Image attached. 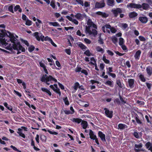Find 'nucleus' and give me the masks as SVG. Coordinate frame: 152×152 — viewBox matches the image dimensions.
Wrapping results in <instances>:
<instances>
[{"instance_id":"nucleus-1","label":"nucleus","mask_w":152,"mask_h":152,"mask_svg":"<svg viewBox=\"0 0 152 152\" xmlns=\"http://www.w3.org/2000/svg\"><path fill=\"white\" fill-rule=\"evenodd\" d=\"M88 26L86 27V32L87 34L96 37L97 34V32L95 29H93L97 28L96 26L92 22L91 19H88L87 21Z\"/></svg>"},{"instance_id":"nucleus-2","label":"nucleus","mask_w":152,"mask_h":152,"mask_svg":"<svg viewBox=\"0 0 152 152\" xmlns=\"http://www.w3.org/2000/svg\"><path fill=\"white\" fill-rule=\"evenodd\" d=\"M7 37L9 38H16L18 36L15 34L11 33L8 31H6L5 29L0 30V38H3Z\"/></svg>"},{"instance_id":"nucleus-3","label":"nucleus","mask_w":152,"mask_h":152,"mask_svg":"<svg viewBox=\"0 0 152 152\" xmlns=\"http://www.w3.org/2000/svg\"><path fill=\"white\" fill-rule=\"evenodd\" d=\"M40 80L42 82H49L50 81L51 83H52V81L57 82V80L55 78L53 77L51 75H50L48 76L47 74L43 75L40 79Z\"/></svg>"},{"instance_id":"nucleus-4","label":"nucleus","mask_w":152,"mask_h":152,"mask_svg":"<svg viewBox=\"0 0 152 152\" xmlns=\"http://www.w3.org/2000/svg\"><path fill=\"white\" fill-rule=\"evenodd\" d=\"M127 7L130 9H140L141 10L142 6L139 4H136L134 3H130L128 4L127 5Z\"/></svg>"},{"instance_id":"nucleus-5","label":"nucleus","mask_w":152,"mask_h":152,"mask_svg":"<svg viewBox=\"0 0 152 152\" xmlns=\"http://www.w3.org/2000/svg\"><path fill=\"white\" fill-rule=\"evenodd\" d=\"M104 110L105 111V114L107 117L110 118H112L113 113L112 111H110L108 109L106 108H104Z\"/></svg>"},{"instance_id":"nucleus-6","label":"nucleus","mask_w":152,"mask_h":152,"mask_svg":"<svg viewBox=\"0 0 152 152\" xmlns=\"http://www.w3.org/2000/svg\"><path fill=\"white\" fill-rule=\"evenodd\" d=\"M86 16V15L84 13H77L75 15H74L75 18L79 20H83Z\"/></svg>"},{"instance_id":"nucleus-7","label":"nucleus","mask_w":152,"mask_h":152,"mask_svg":"<svg viewBox=\"0 0 152 152\" xmlns=\"http://www.w3.org/2000/svg\"><path fill=\"white\" fill-rule=\"evenodd\" d=\"M110 25L108 24H106L102 26V30L104 33H110Z\"/></svg>"},{"instance_id":"nucleus-8","label":"nucleus","mask_w":152,"mask_h":152,"mask_svg":"<svg viewBox=\"0 0 152 152\" xmlns=\"http://www.w3.org/2000/svg\"><path fill=\"white\" fill-rule=\"evenodd\" d=\"M32 35L35 37V38H49L48 37L44 38V36L41 33L38 32H34Z\"/></svg>"},{"instance_id":"nucleus-9","label":"nucleus","mask_w":152,"mask_h":152,"mask_svg":"<svg viewBox=\"0 0 152 152\" xmlns=\"http://www.w3.org/2000/svg\"><path fill=\"white\" fill-rule=\"evenodd\" d=\"M134 117L135 118V119L137 123L138 124H142V121L141 119L140 118L139 116L135 113H134Z\"/></svg>"},{"instance_id":"nucleus-10","label":"nucleus","mask_w":152,"mask_h":152,"mask_svg":"<svg viewBox=\"0 0 152 152\" xmlns=\"http://www.w3.org/2000/svg\"><path fill=\"white\" fill-rule=\"evenodd\" d=\"M112 12L113 13L115 17H116L118 13H121L122 12V10L120 8H118L112 10Z\"/></svg>"},{"instance_id":"nucleus-11","label":"nucleus","mask_w":152,"mask_h":152,"mask_svg":"<svg viewBox=\"0 0 152 152\" xmlns=\"http://www.w3.org/2000/svg\"><path fill=\"white\" fill-rule=\"evenodd\" d=\"M98 135L103 142H105L106 141L105 135L101 131H99L98 133Z\"/></svg>"},{"instance_id":"nucleus-12","label":"nucleus","mask_w":152,"mask_h":152,"mask_svg":"<svg viewBox=\"0 0 152 152\" xmlns=\"http://www.w3.org/2000/svg\"><path fill=\"white\" fill-rule=\"evenodd\" d=\"M105 6V3L104 1L100 2H97L95 4V7L96 8H99L103 7Z\"/></svg>"},{"instance_id":"nucleus-13","label":"nucleus","mask_w":152,"mask_h":152,"mask_svg":"<svg viewBox=\"0 0 152 152\" xmlns=\"http://www.w3.org/2000/svg\"><path fill=\"white\" fill-rule=\"evenodd\" d=\"M128 82L130 88H132L134 87V80L133 79H128Z\"/></svg>"},{"instance_id":"nucleus-14","label":"nucleus","mask_w":152,"mask_h":152,"mask_svg":"<svg viewBox=\"0 0 152 152\" xmlns=\"http://www.w3.org/2000/svg\"><path fill=\"white\" fill-rule=\"evenodd\" d=\"M4 106L6 107L8 110L11 111V113H14V112L13 111V107L12 106L10 105H8L7 103L5 102L3 103Z\"/></svg>"},{"instance_id":"nucleus-15","label":"nucleus","mask_w":152,"mask_h":152,"mask_svg":"<svg viewBox=\"0 0 152 152\" xmlns=\"http://www.w3.org/2000/svg\"><path fill=\"white\" fill-rule=\"evenodd\" d=\"M39 64L40 66L43 68L45 73L46 74H48V72L46 68V66L45 64L43 63H42V61H40L39 62Z\"/></svg>"},{"instance_id":"nucleus-16","label":"nucleus","mask_w":152,"mask_h":152,"mask_svg":"<svg viewBox=\"0 0 152 152\" xmlns=\"http://www.w3.org/2000/svg\"><path fill=\"white\" fill-rule=\"evenodd\" d=\"M145 146L147 149L152 152V144L150 142H148L145 144Z\"/></svg>"},{"instance_id":"nucleus-17","label":"nucleus","mask_w":152,"mask_h":152,"mask_svg":"<svg viewBox=\"0 0 152 152\" xmlns=\"http://www.w3.org/2000/svg\"><path fill=\"white\" fill-rule=\"evenodd\" d=\"M89 135L90 138L93 140H94L96 137V136L94 134L93 132L91 129L89 130Z\"/></svg>"},{"instance_id":"nucleus-18","label":"nucleus","mask_w":152,"mask_h":152,"mask_svg":"<svg viewBox=\"0 0 152 152\" xmlns=\"http://www.w3.org/2000/svg\"><path fill=\"white\" fill-rule=\"evenodd\" d=\"M127 127V126L125 124H119L118 125V129H120L121 130H122L125 128H126Z\"/></svg>"},{"instance_id":"nucleus-19","label":"nucleus","mask_w":152,"mask_h":152,"mask_svg":"<svg viewBox=\"0 0 152 152\" xmlns=\"http://www.w3.org/2000/svg\"><path fill=\"white\" fill-rule=\"evenodd\" d=\"M146 71L149 76H150L152 75V67L148 66L146 68Z\"/></svg>"},{"instance_id":"nucleus-20","label":"nucleus","mask_w":152,"mask_h":152,"mask_svg":"<svg viewBox=\"0 0 152 152\" xmlns=\"http://www.w3.org/2000/svg\"><path fill=\"white\" fill-rule=\"evenodd\" d=\"M139 19L140 21L143 23H146L148 20V18L146 17H140Z\"/></svg>"},{"instance_id":"nucleus-21","label":"nucleus","mask_w":152,"mask_h":152,"mask_svg":"<svg viewBox=\"0 0 152 152\" xmlns=\"http://www.w3.org/2000/svg\"><path fill=\"white\" fill-rule=\"evenodd\" d=\"M141 54V51L140 50H137L135 53L134 57L135 59L138 60L140 58V57Z\"/></svg>"},{"instance_id":"nucleus-22","label":"nucleus","mask_w":152,"mask_h":152,"mask_svg":"<svg viewBox=\"0 0 152 152\" xmlns=\"http://www.w3.org/2000/svg\"><path fill=\"white\" fill-rule=\"evenodd\" d=\"M71 120L73 122H75L77 124H80L82 121L81 119L74 118H72V119H71Z\"/></svg>"},{"instance_id":"nucleus-23","label":"nucleus","mask_w":152,"mask_h":152,"mask_svg":"<svg viewBox=\"0 0 152 152\" xmlns=\"http://www.w3.org/2000/svg\"><path fill=\"white\" fill-rule=\"evenodd\" d=\"M79 86L80 84L78 82H76L75 83L73 86V88L74 90L72 92V93H75L76 92L77 89L78 88H79Z\"/></svg>"},{"instance_id":"nucleus-24","label":"nucleus","mask_w":152,"mask_h":152,"mask_svg":"<svg viewBox=\"0 0 152 152\" xmlns=\"http://www.w3.org/2000/svg\"><path fill=\"white\" fill-rule=\"evenodd\" d=\"M81 125L84 129H86L88 126V123L87 121L82 120L81 122Z\"/></svg>"},{"instance_id":"nucleus-25","label":"nucleus","mask_w":152,"mask_h":152,"mask_svg":"<svg viewBox=\"0 0 152 152\" xmlns=\"http://www.w3.org/2000/svg\"><path fill=\"white\" fill-rule=\"evenodd\" d=\"M96 14L100 15L103 18H107L108 16V15L105 13L103 12H96Z\"/></svg>"},{"instance_id":"nucleus-26","label":"nucleus","mask_w":152,"mask_h":152,"mask_svg":"<svg viewBox=\"0 0 152 152\" xmlns=\"http://www.w3.org/2000/svg\"><path fill=\"white\" fill-rule=\"evenodd\" d=\"M31 146L33 147L34 149L36 151H39L40 150V149L35 146L34 142L32 138L31 139Z\"/></svg>"},{"instance_id":"nucleus-27","label":"nucleus","mask_w":152,"mask_h":152,"mask_svg":"<svg viewBox=\"0 0 152 152\" xmlns=\"http://www.w3.org/2000/svg\"><path fill=\"white\" fill-rule=\"evenodd\" d=\"M48 23L50 26H54L60 27V25L57 22H49Z\"/></svg>"},{"instance_id":"nucleus-28","label":"nucleus","mask_w":152,"mask_h":152,"mask_svg":"<svg viewBox=\"0 0 152 152\" xmlns=\"http://www.w3.org/2000/svg\"><path fill=\"white\" fill-rule=\"evenodd\" d=\"M41 90L42 91L46 92L50 96L52 95V94L50 91L49 90L45 88H42Z\"/></svg>"},{"instance_id":"nucleus-29","label":"nucleus","mask_w":152,"mask_h":152,"mask_svg":"<svg viewBox=\"0 0 152 152\" xmlns=\"http://www.w3.org/2000/svg\"><path fill=\"white\" fill-rule=\"evenodd\" d=\"M137 15V14L135 12H130L129 14V17L131 18L135 17Z\"/></svg>"},{"instance_id":"nucleus-30","label":"nucleus","mask_w":152,"mask_h":152,"mask_svg":"<svg viewBox=\"0 0 152 152\" xmlns=\"http://www.w3.org/2000/svg\"><path fill=\"white\" fill-rule=\"evenodd\" d=\"M140 80L142 82H145L146 80L144 77V75H142L141 73H139L138 74Z\"/></svg>"},{"instance_id":"nucleus-31","label":"nucleus","mask_w":152,"mask_h":152,"mask_svg":"<svg viewBox=\"0 0 152 152\" xmlns=\"http://www.w3.org/2000/svg\"><path fill=\"white\" fill-rule=\"evenodd\" d=\"M76 34L77 35L82 37H84L85 35L82 31H81L79 30L77 31Z\"/></svg>"},{"instance_id":"nucleus-32","label":"nucleus","mask_w":152,"mask_h":152,"mask_svg":"<svg viewBox=\"0 0 152 152\" xmlns=\"http://www.w3.org/2000/svg\"><path fill=\"white\" fill-rule=\"evenodd\" d=\"M96 49L97 52H101L102 53H103L104 51V49L99 46L96 47Z\"/></svg>"},{"instance_id":"nucleus-33","label":"nucleus","mask_w":152,"mask_h":152,"mask_svg":"<svg viewBox=\"0 0 152 152\" xmlns=\"http://www.w3.org/2000/svg\"><path fill=\"white\" fill-rule=\"evenodd\" d=\"M142 6V8L145 10H148L149 8V5L146 3H143Z\"/></svg>"},{"instance_id":"nucleus-34","label":"nucleus","mask_w":152,"mask_h":152,"mask_svg":"<svg viewBox=\"0 0 152 152\" xmlns=\"http://www.w3.org/2000/svg\"><path fill=\"white\" fill-rule=\"evenodd\" d=\"M40 138L42 142H45L46 141L47 137L44 135H40Z\"/></svg>"},{"instance_id":"nucleus-35","label":"nucleus","mask_w":152,"mask_h":152,"mask_svg":"<svg viewBox=\"0 0 152 152\" xmlns=\"http://www.w3.org/2000/svg\"><path fill=\"white\" fill-rule=\"evenodd\" d=\"M78 46L83 51L84 49H86L87 48V47L81 42L79 43Z\"/></svg>"},{"instance_id":"nucleus-36","label":"nucleus","mask_w":152,"mask_h":152,"mask_svg":"<svg viewBox=\"0 0 152 152\" xmlns=\"http://www.w3.org/2000/svg\"><path fill=\"white\" fill-rule=\"evenodd\" d=\"M18 10V11L21 12H22V9L20 7L19 5H16L14 8V11L16 12Z\"/></svg>"},{"instance_id":"nucleus-37","label":"nucleus","mask_w":152,"mask_h":152,"mask_svg":"<svg viewBox=\"0 0 152 152\" xmlns=\"http://www.w3.org/2000/svg\"><path fill=\"white\" fill-rule=\"evenodd\" d=\"M106 69H107L106 74L107 75H108L111 73V72H113V68L111 67H109L108 68L106 67Z\"/></svg>"},{"instance_id":"nucleus-38","label":"nucleus","mask_w":152,"mask_h":152,"mask_svg":"<svg viewBox=\"0 0 152 152\" xmlns=\"http://www.w3.org/2000/svg\"><path fill=\"white\" fill-rule=\"evenodd\" d=\"M35 49L34 46L33 45H31L28 48V51L30 53H31Z\"/></svg>"},{"instance_id":"nucleus-39","label":"nucleus","mask_w":152,"mask_h":152,"mask_svg":"<svg viewBox=\"0 0 152 152\" xmlns=\"http://www.w3.org/2000/svg\"><path fill=\"white\" fill-rule=\"evenodd\" d=\"M37 22H36V25L38 28H40L41 27V24L42 23V22L38 19H37Z\"/></svg>"},{"instance_id":"nucleus-40","label":"nucleus","mask_w":152,"mask_h":152,"mask_svg":"<svg viewBox=\"0 0 152 152\" xmlns=\"http://www.w3.org/2000/svg\"><path fill=\"white\" fill-rule=\"evenodd\" d=\"M122 28L124 29H125L128 27V25L125 23H122L120 24Z\"/></svg>"},{"instance_id":"nucleus-41","label":"nucleus","mask_w":152,"mask_h":152,"mask_svg":"<svg viewBox=\"0 0 152 152\" xmlns=\"http://www.w3.org/2000/svg\"><path fill=\"white\" fill-rule=\"evenodd\" d=\"M26 21L25 24L26 25L28 26H30L32 25V22L31 20L28 19Z\"/></svg>"},{"instance_id":"nucleus-42","label":"nucleus","mask_w":152,"mask_h":152,"mask_svg":"<svg viewBox=\"0 0 152 152\" xmlns=\"http://www.w3.org/2000/svg\"><path fill=\"white\" fill-rule=\"evenodd\" d=\"M63 100L65 105H69V103L67 97H66L64 98Z\"/></svg>"},{"instance_id":"nucleus-43","label":"nucleus","mask_w":152,"mask_h":152,"mask_svg":"<svg viewBox=\"0 0 152 152\" xmlns=\"http://www.w3.org/2000/svg\"><path fill=\"white\" fill-rule=\"evenodd\" d=\"M22 42L25 44L27 46H29V43L27 40H24L23 39H20Z\"/></svg>"},{"instance_id":"nucleus-44","label":"nucleus","mask_w":152,"mask_h":152,"mask_svg":"<svg viewBox=\"0 0 152 152\" xmlns=\"http://www.w3.org/2000/svg\"><path fill=\"white\" fill-rule=\"evenodd\" d=\"M114 0H107V4L110 6L114 5Z\"/></svg>"},{"instance_id":"nucleus-45","label":"nucleus","mask_w":152,"mask_h":152,"mask_svg":"<svg viewBox=\"0 0 152 152\" xmlns=\"http://www.w3.org/2000/svg\"><path fill=\"white\" fill-rule=\"evenodd\" d=\"M142 146V144L141 143H140L138 145L135 144L134 147L136 148L139 149L141 148Z\"/></svg>"},{"instance_id":"nucleus-46","label":"nucleus","mask_w":152,"mask_h":152,"mask_svg":"<svg viewBox=\"0 0 152 152\" xmlns=\"http://www.w3.org/2000/svg\"><path fill=\"white\" fill-rule=\"evenodd\" d=\"M112 82H113V81H111L110 80H107L105 84L109 86L110 87H113V85H112Z\"/></svg>"},{"instance_id":"nucleus-47","label":"nucleus","mask_w":152,"mask_h":152,"mask_svg":"<svg viewBox=\"0 0 152 152\" xmlns=\"http://www.w3.org/2000/svg\"><path fill=\"white\" fill-rule=\"evenodd\" d=\"M48 41L54 47H57V46L53 42L51 39H48Z\"/></svg>"},{"instance_id":"nucleus-48","label":"nucleus","mask_w":152,"mask_h":152,"mask_svg":"<svg viewBox=\"0 0 152 152\" xmlns=\"http://www.w3.org/2000/svg\"><path fill=\"white\" fill-rule=\"evenodd\" d=\"M84 54L88 56H90L91 55V53H90V52L89 50H86L84 52Z\"/></svg>"},{"instance_id":"nucleus-49","label":"nucleus","mask_w":152,"mask_h":152,"mask_svg":"<svg viewBox=\"0 0 152 152\" xmlns=\"http://www.w3.org/2000/svg\"><path fill=\"white\" fill-rule=\"evenodd\" d=\"M116 84L118 85L119 87L121 88H122V85L121 84L120 80H116Z\"/></svg>"},{"instance_id":"nucleus-50","label":"nucleus","mask_w":152,"mask_h":152,"mask_svg":"<svg viewBox=\"0 0 152 152\" xmlns=\"http://www.w3.org/2000/svg\"><path fill=\"white\" fill-rule=\"evenodd\" d=\"M54 91L56 93L58 94L59 95V96H60L61 95V92L60 91V89L58 88H55Z\"/></svg>"},{"instance_id":"nucleus-51","label":"nucleus","mask_w":152,"mask_h":152,"mask_svg":"<svg viewBox=\"0 0 152 152\" xmlns=\"http://www.w3.org/2000/svg\"><path fill=\"white\" fill-rule=\"evenodd\" d=\"M124 39H119V44L120 46L124 45Z\"/></svg>"},{"instance_id":"nucleus-52","label":"nucleus","mask_w":152,"mask_h":152,"mask_svg":"<svg viewBox=\"0 0 152 152\" xmlns=\"http://www.w3.org/2000/svg\"><path fill=\"white\" fill-rule=\"evenodd\" d=\"M66 18L70 21H72L73 19L75 18L74 15H71V17L69 16H66Z\"/></svg>"},{"instance_id":"nucleus-53","label":"nucleus","mask_w":152,"mask_h":152,"mask_svg":"<svg viewBox=\"0 0 152 152\" xmlns=\"http://www.w3.org/2000/svg\"><path fill=\"white\" fill-rule=\"evenodd\" d=\"M136 103L138 104L139 105L142 106L145 104V102L143 101H140L138 100L136 102Z\"/></svg>"},{"instance_id":"nucleus-54","label":"nucleus","mask_w":152,"mask_h":152,"mask_svg":"<svg viewBox=\"0 0 152 152\" xmlns=\"http://www.w3.org/2000/svg\"><path fill=\"white\" fill-rule=\"evenodd\" d=\"M50 65L51 66V67L53 69H59L58 68L56 67L54 64H52V63H49Z\"/></svg>"},{"instance_id":"nucleus-55","label":"nucleus","mask_w":152,"mask_h":152,"mask_svg":"<svg viewBox=\"0 0 152 152\" xmlns=\"http://www.w3.org/2000/svg\"><path fill=\"white\" fill-rule=\"evenodd\" d=\"M111 31V32L113 33H115L116 32V30L113 27H111L110 26V31Z\"/></svg>"},{"instance_id":"nucleus-56","label":"nucleus","mask_w":152,"mask_h":152,"mask_svg":"<svg viewBox=\"0 0 152 152\" xmlns=\"http://www.w3.org/2000/svg\"><path fill=\"white\" fill-rule=\"evenodd\" d=\"M121 46L123 50L125 51V52H126L128 51L126 46L124 44Z\"/></svg>"},{"instance_id":"nucleus-57","label":"nucleus","mask_w":152,"mask_h":152,"mask_svg":"<svg viewBox=\"0 0 152 152\" xmlns=\"http://www.w3.org/2000/svg\"><path fill=\"white\" fill-rule=\"evenodd\" d=\"M47 131L50 134L54 135H57L58 134V133L56 132H53L50 131V130H48Z\"/></svg>"},{"instance_id":"nucleus-58","label":"nucleus","mask_w":152,"mask_h":152,"mask_svg":"<svg viewBox=\"0 0 152 152\" xmlns=\"http://www.w3.org/2000/svg\"><path fill=\"white\" fill-rule=\"evenodd\" d=\"M13 6L12 5H10L9 7L8 8V10L9 11L12 12V13H13L14 12L13 11Z\"/></svg>"},{"instance_id":"nucleus-59","label":"nucleus","mask_w":152,"mask_h":152,"mask_svg":"<svg viewBox=\"0 0 152 152\" xmlns=\"http://www.w3.org/2000/svg\"><path fill=\"white\" fill-rule=\"evenodd\" d=\"M76 1L79 4H80L82 6H83L84 4L83 0H76Z\"/></svg>"},{"instance_id":"nucleus-60","label":"nucleus","mask_w":152,"mask_h":152,"mask_svg":"<svg viewBox=\"0 0 152 152\" xmlns=\"http://www.w3.org/2000/svg\"><path fill=\"white\" fill-rule=\"evenodd\" d=\"M134 136L137 139H139L140 138L139 136L138 133L136 132H134L133 133Z\"/></svg>"},{"instance_id":"nucleus-61","label":"nucleus","mask_w":152,"mask_h":152,"mask_svg":"<svg viewBox=\"0 0 152 152\" xmlns=\"http://www.w3.org/2000/svg\"><path fill=\"white\" fill-rule=\"evenodd\" d=\"M82 73L84 74L85 75L87 76L88 75V73L86 69H83L81 71Z\"/></svg>"},{"instance_id":"nucleus-62","label":"nucleus","mask_w":152,"mask_h":152,"mask_svg":"<svg viewBox=\"0 0 152 152\" xmlns=\"http://www.w3.org/2000/svg\"><path fill=\"white\" fill-rule=\"evenodd\" d=\"M120 99L122 102V103L124 104H125L126 103V101L124 100L123 98L121 96H119Z\"/></svg>"},{"instance_id":"nucleus-63","label":"nucleus","mask_w":152,"mask_h":152,"mask_svg":"<svg viewBox=\"0 0 152 152\" xmlns=\"http://www.w3.org/2000/svg\"><path fill=\"white\" fill-rule=\"evenodd\" d=\"M22 19L26 21L28 19V18L26 17V16L24 14H23L22 16Z\"/></svg>"},{"instance_id":"nucleus-64","label":"nucleus","mask_w":152,"mask_h":152,"mask_svg":"<svg viewBox=\"0 0 152 152\" xmlns=\"http://www.w3.org/2000/svg\"><path fill=\"white\" fill-rule=\"evenodd\" d=\"M105 65L103 63H101L100 64L99 66L100 69L101 70H103L104 68Z\"/></svg>"}]
</instances>
